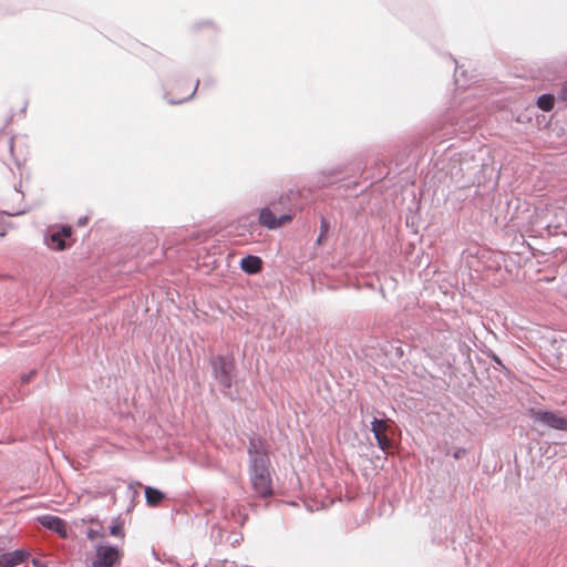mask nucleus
<instances>
[{"label": "nucleus", "instance_id": "21", "mask_svg": "<svg viewBox=\"0 0 567 567\" xmlns=\"http://www.w3.org/2000/svg\"><path fill=\"white\" fill-rule=\"evenodd\" d=\"M27 212V209H19V210H6L2 212L3 214H7L8 216H19Z\"/></svg>", "mask_w": 567, "mask_h": 567}, {"label": "nucleus", "instance_id": "5", "mask_svg": "<svg viewBox=\"0 0 567 567\" xmlns=\"http://www.w3.org/2000/svg\"><path fill=\"white\" fill-rule=\"evenodd\" d=\"M120 559V550L112 545H100L95 548L92 567H114Z\"/></svg>", "mask_w": 567, "mask_h": 567}, {"label": "nucleus", "instance_id": "4", "mask_svg": "<svg viewBox=\"0 0 567 567\" xmlns=\"http://www.w3.org/2000/svg\"><path fill=\"white\" fill-rule=\"evenodd\" d=\"M72 235V228L70 226H60L58 228H51L44 234L45 245L56 251H63L69 247L66 240Z\"/></svg>", "mask_w": 567, "mask_h": 567}, {"label": "nucleus", "instance_id": "14", "mask_svg": "<svg viewBox=\"0 0 567 567\" xmlns=\"http://www.w3.org/2000/svg\"><path fill=\"white\" fill-rule=\"evenodd\" d=\"M110 534L114 537H124L123 526L120 523H114L110 526Z\"/></svg>", "mask_w": 567, "mask_h": 567}, {"label": "nucleus", "instance_id": "17", "mask_svg": "<svg viewBox=\"0 0 567 567\" xmlns=\"http://www.w3.org/2000/svg\"><path fill=\"white\" fill-rule=\"evenodd\" d=\"M558 97L567 102V80L563 83L561 89L558 93Z\"/></svg>", "mask_w": 567, "mask_h": 567}, {"label": "nucleus", "instance_id": "22", "mask_svg": "<svg viewBox=\"0 0 567 567\" xmlns=\"http://www.w3.org/2000/svg\"><path fill=\"white\" fill-rule=\"evenodd\" d=\"M496 364L498 365H502V361L501 359L495 354V353H492L488 355Z\"/></svg>", "mask_w": 567, "mask_h": 567}, {"label": "nucleus", "instance_id": "15", "mask_svg": "<svg viewBox=\"0 0 567 567\" xmlns=\"http://www.w3.org/2000/svg\"><path fill=\"white\" fill-rule=\"evenodd\" d=\"M86 537L90 540H95L99 537L104 538L105 537V533L102 529L90 528L86 532Z\"/></svg>", "mask_w": 567, "mask_h": 567}, {"label": "nucleus", "instance_id": "10", "mask_svg": "<svg viewBox=\"0 0 567 567\" xmlns=\"http://www.w3.org/2000/svg\"><path fill=\"white\" fill-rule=\"evenodd\" d=\"M145 498L148 505L156 506L164 499V494L157 488L147 486L145 488Z\"/></svg>", "mask_w": 567, "mask_h": 567}, {"label": "nucleus", "instance_id": "19", "mask_svg": "<svg viewBox=\"0 0 567 567\" xmlns=\"http://www.w3.org/2000/svg\"><path fill=\"white\" fill-rule=\"evenodd\" d=\"M34 374H35V371H34V370L30 371L29 373L22 374V375H21V382H22L23 384L29 383V382L32 380V378H33V375H34Z\"/></svg>", "mask_w": 567, "mask_h": 567}, {"label": "nucleus", "instance_id": "11", "mask_svg": "<svg viewBox=\"0 0 567 567\" xmlns=\"http://www.w3.org/2000/svg\"><path fill=\"white\" fill-rule=\"evenodd\" d=\"M371 431L374 437L384 435L388 431V425L385 421L374 417L371 422Z\"/></svg>", "mask_w": 567, "mask_h": 567}, {"label": "nucleus", "instance_id": "27", "mask_svg": "<svg viewBox=\"0 0 567 567\" xmlns=\"http://www.w3.org/2000/svg\"><path fill=\"white\" fill-rule=\"evenodd\" d=\"M221 512H223L224 516H227V511L225 508H221Z\"/></svg>", "mask_w": 567, "mask_h": 567}, {"label": "nucleus", "instance_id": "26", "mask_svg": "<svg viewBox=\"0 0 567 567\" xmlns=\"http://www.w3.org/2000/svg\"><path fill=\"white\" fill-rule=\"evenodd\" d=\"M9 146H10V151L12 152V150H13V138H10Z\"/></svg>", "mask_w": 567, "mask_h": 567}, {"label": "nucleus", "instance_id": "24", "mask_svg": "<svg viewBox=\"0 0 567 567\" xmlns=\"http://www.w3.org/2000/svg\"><path fill=\"white\" fill-rule=\"evenodd\" d=\"M87 223V217H81L78 220L79 226H84Z\"/></svg>", "mask_w": 567, "mask_h": 567}, {"label": "nucleus", "instance_id": "16", "mask_svg": "<svg viewBox=\"0 0 567 567\" xmlns=\"http://www.w3.org/2000/svg\"><path fill=\"white\" fill-rule=\"evenodd\" d=\"M163 99H164L168 104H172V105L177 104V100H175V96H174L171 92H167L165 87H164Z\"/></svg>", "mask_w": 567, "mask_h": 567}, {"label": "nucleus", "instance_id": "6", "mask_svg": "<svg viewBox=\"0 0 567 567\" xmlns=\"http://www.w3.org/2000/svg\"><path fill=\"white\" fill-rule=\"evenodd\" d=\"M291 219L292 216L290 214H282L279 217H277L272 213V210H270L267 207L262 208L259 214L260 224L269 229L278 228L285 225L286 223L290 221Z\"/></svg>", "mask_w": 567, "mask_h": 567}, {"label": "nucleus", "instance_id": "20", "mask_svg": "<svg viewBox=\"0 0 567 567\" xmlns=\"http://www.w3.org/2000/svg\"><path fill=\"white\" fill-rule=\"evenodd\" d=\"M329 221L326 218H322L320 223V234L326 235L329 230Z\"/></svg>", "mask_w": 567, "mask_h": 567}, {"label": "nucleus", "instance_id": "23", "mask_svg": "<svg viewBox=\"0 0 567 567\" xmlns=\"http://www.w3.org/2000/svg\"><path fill=\"white\" fill-rule=\"evenodd\" d=\"M197 86H198V81H197V82H196V84L194 85V90H193L192 94H190V95H188L187 97L179 99V103H182L183 101L188 100V99H189V97L195 93V91L197 90Z\"/></svg>", "mask_w": 567, "mask_h": 567}, {"label": "nucleus", "instance_id": "9", "mask_svg": "<svg viewBox=\"0 0 567 567\" xmlns=\"http://www.w3.org/2000/svg\"><path fill=\"white\" fill-rule=\"evenodd\" d=\"M241 269L249 275L258 274L262 268V261L258 256L248 255L240 261Z\"/></svg>", "mask_w": 567, "mask_h": 567}, {"label": "nucleus", "instance_id": "7", "mask_svg": "<svg viewBox=\"0 0 567 567\" xmlns=\"http://www.w3.org/2000/svg\"><path fill=\"white\" fill-rule=\"evenodd\" d=\"M30 553L25 549H16L0 554V567H16L27 561Z\"/></svg>", "mask_w": 567, "mask_h": 567}, {"label": "nucleus", "instance_id": "2", "mask_svg": "<svg viewBox=\"0 0 567 567\" xmlns=\"http://www.w3.org/2000/svg\"><path fill=\"white\" fill-rule=\"evenodd\" d=\"M210 365L215 380L221 386V392L225 395H230L229 390L233 385V372L235 369L233 359L218 355L212 359Z\"/></svg>", "mask_w": 567, "mask_h": 567}, {"label": "nucleus", "instance_id": "8", "mask_svg": "<svg viewBox=\"0 0 567 567\" xmlns=\"http://www.w3.org/2000/svg\"><path fill=\"white\" fill-rule=\"evenodd\" d=\"M40 524L51 532L56 533L62 537H66L68 529L65 522L59 516L43 515L39 518Z\"/></svg>", "mask_w": 567, "mask_h": 567}, {"label": "nucleus", "instance_id": "18", "mask_svg": "<svg viewBox=\"0 0 567 567\" xmlns=\"http://www.w3.org/2000/svg\"><path fill=\"white\" fill-rule=\"evenodd\" d=\"M467 453V451L464 449V447H458L456 449L454 452H453V457L455 460H460L462 458L463 456H465Z\"/></svg>", "mask_w": 567, "mask_h": 567}, {"label": "nucleus", "instance_id": "3", "mask_svg": "<svg viewBox=\"0 0 567 567\" xmlns=\"http://www.w3.org/2000/svg\"><path fill=\"white\" fill-rule=\"evenodd\" d=\"M528 416L536 423L544 424L550 429L567 431V416L559 412L543 409H529Z\"/></svg>", "mask_w": 567, "mask_h": 567}, {"label": "nucleus", "instance_id": "25", "mask_svg": "<svg viewBox=\"0 0 567 567\" xmlns=\"http://www.w3.org/2000/svg\"><path fill=\"white\" fill-rule=\"evenodd\" d=\"M323 238H324V235L323 234H320L319 237L317 238V245H321L322 241H323Z\"/></svg>", "mask_w": 567, "mask_h": 567}, {"label": "nucleus", "instance_id": "12", "mask_svg": "<svg viewBox=\"0 0 567 567\" xmlns=\"http://www.w3.org/2000/svg\"><path fill=\"white\" fill-rule=\"evenodd\" d=\"M537 105L544 111H550L554 107V96L550 94H543L537 100Z\"/></svg>", "mask_w": 567, "mask_h": 567}, {"label": "nucleus", "instance_id": "1", "mask_svg": "<svg viewBox=\"0 0 567 567\" xmlns=\"http://www.w3.org/2000/svg\"><path fill=\"white\" fill-rule=\"evenodd\" d=\"M248 475L252 491L258 497L266 498L274 494L271 463L264 443L251 439L248 447Z\"/></svg>", "mask_w": 567, "mask_h": 567}, {"label": "nucleus", "instance_id": "13", "mask_svg": "<svg viewBox=\"0 0 567 567\" xmlns=\"http://www.w3.org/2000/svg\"><path fill=\"white\" fill-rule=\"evenodd\" d=\"M374 439L377 440L378 446L382 451H388L392 446L391 440L386 436V434L377 436Z\"/></svg>", "mask_w": 567, "mask_h": 567}]
</instances>
